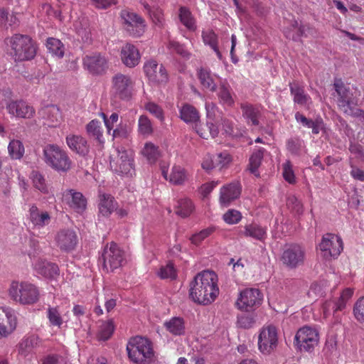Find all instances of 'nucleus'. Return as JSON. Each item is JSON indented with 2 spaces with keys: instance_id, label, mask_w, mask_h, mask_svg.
Returning <instances> with one entry per match:
<instances>
[{
  "instance_id": "obj_2",
  "label": "nucleus",
  "mask_w": 364,
  "mask_h": 364,
  "mask_svg": "<svg viewBox=\"0 0 364 364\" xmlns=\"http://www.w3.org/2000/svg\"><path fill=\"white\" fill-rule=\"evenodd\" d=\"M333 86L337 93V105L340 110L347 115L360 117L364 123V112L357 107V96L350 87L345 85L341 80H336Z\"/></svg>"
},
{
  "instance_id": "obj_49",
  "label": "nucleus",
  "mask_w": 364,
  "mask_h": 364,
  "mask_svg": "<svg viewBox=\"0 0 364 364\" xmlns=\"http://www.w3.org/2000/svg\"><path fill=\"white\" fill-rule=\"evenodd\" d=\"M48 125L49 127H56L60 124L63 121V116L59 108L55 105L49 107L47 109Z\"/></svg>"
},
{
  "instance_id": "obj_22",
  "label": "nucleus",
  "mask_w": 364,
  "mask_h": 364,
  "mask_svg": "<svg viewBox=\"0 0 364 364\" xmlns=\"http://www.w3.org/2000/svg\"><path fill=\"white\" fill-rule=\"evenodd\" d=\"M66 144L69 149L82 156H86L90 152V145L87 140L77 134H68L66 138Z\"/></svg>"
},
{
  "instance_id": "obj_18",
  "label": "nucleus",
  "mask_w": 364,
  "mask_h": 364,
  "mask_svg": "<svg viewBox=\"0 0 364 364\" xmlns=\"http://www.w3.org/2000/svg\"><path fill=\"white\" fill-rule=\"evenodd\" d=\"M144 70L149 80L153 82L164 83L168 80V75L164 67L154 60L146 62Z\"/></svg>"
},
{
  "instance_id": "obj_62",
  "label": "nucleus",
  "mask_w": 364,
  "mask_h": 364,
  "mask_svg": "<svg viewBox=\"0 0 364 364\" xmlns=\"http://www.w3.org/2000/svg\"><path fill=\"white\" fill-rule=\"evenodd\" d=\"M146 109L155 117L159 119L161 122L164 120V115L162 108L157 104L149 102L145 105Z\"/></svg>"
},
{
  "instance_id": "obj_23",
  "label": "nucleus",
  "mask_w": 364,
  "mask_h": 364,
  "mask_svg": "<svg viewBox=\"0 0 364 364\" xmlns=\"http://www.w3.org/2000/svg\"><path fill=\"white\" fill-rule=\"evenodd\" d=\"M120 56L124 65L128 68L136 66L139 63L141 58L138 48L129 43L122 47Z\"/></svg>"
},
{
  "instance_id": "obj_5",
  "label": "nucleus",
  "mask_w": 364,
  "mask_h": 364,
  "mask_svg": "<svg viewBox=\"0 0 364 364\" xmlns=\"http://www.w3.org/2000/svg\"><path fill=\"white\" fill-rule=\"evenodd\" d=\"M9 43L11 55L16 61L29 60L36 55V47L28 36L16 34L9 40Z\"/></svg>"
},
{
  "instance_id": "obj_34",
  "label": "nucleus",
  "mask_w": 364,
  "mask_h": 364,
  "mask_svg": "<svg viewBox=\"0 0 364 364\" xmlns=\"http://www.w3.org/2000/svg\"><path fill=\"white\" fill-rule=\"evenodd\" d=\"M152 1L153 0H140V2L144 6L147 13L149 14L152 23L155 25V26L160 28H164L165 26V19L164 17L163 11L159 8L151 9L149 3Z\"/></svg>"
},
{
  "instance_id": "obj_1",
  "label": "nucleus",
  "mask_w": 364,
  "mask_h": 364,
  "mask_svg": "<svg viewBox=\"0 0 364 364\" xmlns=\"http://www.w3.org/2000/svg\"><path fill=\"white\" fill-rule=\"evenodd\" d=\"M189 294L196 303L211 304L219 294L217 274L209 270L197 274L190 284Z\"/></svg>"
},
{
  "instance_id": "obj_60",
  "label": "nucleus",
  "mask_w": 364,
  "mask_h": 364,
  "mask_svg": "<svg viewBox=\"0 0 364 364\" xmlns=\"http://www.w3.org/2000/svg\"><path fill=\"white\" fill-rule=\"evenodd\" d=\"M287 146L292 154L299 155L304 147V142L298 138L290 139L287 141Z\"/></svg>"
},
{
  "instance_id": "obj_16",
  "label": "nucleus",
  "mask_w": 364,
  "mask_h": 364,
  "mask_svg": "<svg viewBox=\"0 0 364 364\" xmlns=\"http://www.w3.org/2000/svg\"><path fill=\"white\" fill-rule=\"evenodd\" d=\"M54 242L62 252H70L75 249L78 242V237L74 230L63 228L56 232Z\"/></svg>"
},
{
  "instance_id": "obj_4",
  "label": "nucleus",
  "mask_w": 364,
  "mask_h": 364,
  "mask_svg": "<svg viewBox=\"0 0 364 364\" xmlns=\"http://www.w3.org/2000/svg\"><path fill=\"white\" fill-rule=\"evenodd\" d=\"M43 161L58 172H67L72 164L67 152L56 144H48L43 148Z\"/></svg>"
},
{
  "instance_id": "obj_59",
  "label": "nucleus",
  "mask_w": 364,
  "mask_h": 364,
  "mask_svg": "<svg viewBox=\"0 0 364 364\" xmlns=\"http://www.w3.org/2000/svg\"><path fill=\"white\" fill-rule=\"evenodd\" d=\"M203 43L209 46L211 48L218 46V36L212 30H205L202 32Z\"/></svg>"
},
{
  "instance_id": "obj_39",
  "label": "nucleus",
  "mask_w": 364,
  "mask_h": 364,
  "mask_svg": "<svg viewBox=\"0 0 364 364\" xmlns=\"http://www.w3.org/2000/svg\"><path fill=\"white\" fill-rule=\"evenodd\" d=\"M166 331L174 336H181L185 333V322L181 317H173L164 323Z\"/></svg>"
},
{
  "instance_id": "obj_17",
  "label": "nucleus",
  "mask_w": 364,
  "mask_h": 364,
  "mask_svg": "<svg viewBox=\"0 0 364 364\" xmlns=\"http://www.w3.org/2000/svg\"><path fill=\"white\" fill-rule=\"evenodd\" d=\"M63 202L76 213H82L87 207V200L84 196L74 189H67L63 193Z\"/></svg>"
},
{
  "instance_id": "obj_55",
  "label": "nucleus",
  "mask_w": 364,
  "mask_h": 364,
  "mask_svg": "<svg viewBox=\"0 0 364 364\" xmlns=\"http://www.w3.org/2000/svg\"><path fill=\"white\" fill-rule=\"evenodd\" d=\"M215 232L214 227H208L200 230L198 232L193 234L191 237V241L193 244L196 245H198L200 244L205 238L210 236Z\"/></svg>"
},
{
  "instance_id": "obj_15",
  "label": "nucleus",
  "mask_w": 364,
  "mask_h": 364,
  "mask_svg": "<svg viewBox=\"0 0 364 364\" xmlns=\"http://www.w3.org/2000/svg\"><path fill=\"white\" fill-rule=\"evenodd\" d=\"M318 330L315 328L305 326L301 328L295 336V341L300 350L310 351L318 343Z\"/></svg>"
},
{
  "instance_id": "obj_46",
  "label": "nucleus",
  "mask_w": 364,
  "mask_h": 364,
  "mask_svg": "<svg viewBox=\"0 0 364 364\" xmlns=\"http://www.w3.org/2000/svg\"><path fill=\"white\" fill-rule=\"evenodd\" d=\"M223 134L231 137H240L242 136L244 130L235 127L232 121L227 119H221Z\"/></svg>"
},
{
  "instance_id": "obj_43",
  "label": "nucleus",
  "mask_w": 364,
  "mask_h": 364,
  "mask_svg": "<svg viewBox=\"0 0 364 364\" xmlns=\"http://www.w3.org/2000/svg\"><path fill=\"white\" fill-rule=\"evenodd\" d=\"M193 208L192 202L186 198L178 199L175 205L176 213L182 218L190 215Z\"/></svg>"
},
{
  "instance_id": "obj_47",
  "label": "nucleus",
  "mask_w": 364,
  "mask_h": 364,
  "mask_svg": "<svg viewBox=\"0 0 364 364\" xmlns=\"http://www.w3.org/2000/svg\"><path fill=\"white\" fill-rule=\"evenodd\" d=\"M39 338L36 335L29 336L23 338L19 344V350L21 354L26 355L38 345Z\"/></svg>"
},
{
  "instance_id": "obj_26",
  "label": "nucleus",
  "mask_w": 364,
  "mask_h": 364,
  "mask_svg": "<svg viewBox=\"0 0 364 364\" xmlns=\"http://www.w3.org/2000/svg\"><path fill=\"white\" fill-rule=\"evenodd\" d=\"M291 95L295 104L309 109L312 105L311 97L306 93L303 87L296 82L289 83Z\"/></svg>"
},
{
  "instance_id": "obj_25",
  "label": "nucleus",
  "mask_w": 364,
  "mask_h": 364,
  "mask_svg": "<svg viewBox=\"0 0 364 364\" xmlns=\"http://www.w3.org/2000/svg\"><path fill=\"white\" fill-rule=\"evenodd\" d=\"M7 110L11 115L19 118H31L35 113L33 107L22 100L10 102Z\"/></svg>"
},
{
  "instance_id": "obj_10",
  "label": "nucleus",
  "mask_w": 364,
  "mask_h": 364,
  "mask_svg": "<svg viewBox=\"0 0 364 364\" xmlns=\"http://www.w3.org/2000/svg\"><path fill=\"white\" fill-rule=\"evenodd\" d=\"M305 259V249L298 244H291L287 246L281 257L283 264L291 269L303 265Z\"/></svg>"
},
{
  "instance_id": "obj_12",
  "label": "nucleus",
  "mask_w": 364,
  "mask_h": 364,
  "mask_svg": "<svg viewBox=\"0 0 364 364\" xmlns=\"http://www.w3.org/2000/svg\"><path fill=\"white\" fill-rule=\"evenodd\" d=\"M262 299L263 295L258 289L247 288L240 291L236 306L242 311H250L258 307Z\"/></svg>"
},
{
  "instance_id": "obj_33",
  "label": "nucleus",
  "mask_w": 364,
  "mask_h": 364,
  "mask_svg": "<svg viewBox=\"0 0 364 364\" xmlns=\"http://www.w3.org/2000/svg\"><path fill=\"white\" fill-rule=\"evenodd\" d=\"M196 132L203 139H208L210 136L215 138L218 136L219 130L213 121H207L205 124L196 122L194 124Z\"/></svg>"
},
{
  "instance_id": "obj_45",
  "label": "nucleus",
  "mask_w": 364,
  "mask_h": 364,
  "mask_svg": "<svg viewBox=\"0 0 364 364\" xmlns=\"http://www.w3.org/2000/svg\"><path fill=\"white\" fill-rule=\"evenodd\" d=\"M46 47L52 55L58 58L63 57L65 47L60 40L54 38H49L47 40Z\"/></svg>"
},
{
  "instance_id": "obj_52",
  "label": "nucleus",
  "mask_w": 364,
  "mask_h": 364,
  "mask_svg": "<svg viewBox=\"0 0 364 364\" xmlns=\"http://www.w3.org/2000/svg\"><path fill=\"white\" fill-rule=\"evenodd\" d=\"M132 132V128L127 123L120 122L112 131V137L117 139H127Z\"/></svg>"
},
{
  "instance_id": "obj_44",
  "label": "nucleus",
  "mask_w": 364,
  "mask_h": 364,
  "mask_svg": "<svg viewBox=\"0 0 364 364\" xmlns=\"http://www.w3.org/2000/svg\"><path fill=\"white\" fill-rule=\"evenodd\" d=\"M179 18L181 23L189 31H195L197 28L196 19L191 12L186 7L179 9Z\"/></svg>"
},
{
  "instance_id": "obj_41",
  "label": "nucleus",
  "mask_w": 364,
  "mask_h": 364,
  "mask_svg": "<svg viewBox=\"0 0 364 364\" xmlns=\"http://www.w3.org/2000/svg\"><path fill=\"white\" fill-rule=\"evenodd\" d=\"M114 331V326L112 320L107 321H100L98 322V330L97 336L99 340H108Z\"/></svg>"
},
{
  "instance_id": "obj_36",
  "label": "nucleus",
  "mask_w": 364,
  "mask_h": 364,
  "mask_svg": "<svg viewBox=\"0 0 364 364\" xmlns=\"http://www.w3.org/2000/svg\"><path fill=\"white\" fill-rule=\"evenodd\" d=\"M218 96L220 102L226 107H232L235 103L233 93L230 85L226 82L220 84Z\"/></svg>"
},
{
  "instance_id": "obj_61",
  "label": "nucleus",
  "mask_w": 364,
  "mask_h": 364,
  "mask_svg": "<svg viewBox=\"0 0 364 364\" xmlns=\"http://www.w3.org/2000/svg\"><path fill=\"white\" fill-rule=\"evenodd\" d=\"M223 218L226 223L233 225L240 221L242 215L238 210L230 209L223 215Z\"/></svg>"
},
{
  "instance_id": "obj_64",
  "label": "nucleus",
  "mask_w": 364,
  "mask_h": 364,
  "mask_svg": "<svg viewBox=\"0 0 364 364\" xmlns=\"http://www.w3.org/2000/svg\"><path fill=\"white\" fill-rule=\"evenodd\" d=\"M283 177L286 181L291 184L296 182V177L290 161H287L283 164Z\"/></svg>"
},
{
  "instance_id": "obj_35",
  "label": "nucleus",
  "mask_w": 364,
  "mask_h": 364,
  "mask_svg": "<svg viewBox=\"0 0 364 364\" xmlns=\"http://www.w3.org/2000/svg\"><path fill=\"white\" fill-rule=\"evenodd\" d=\"M180 118L186 124H195L199 122L200 115L198 110L189 104H184L179 109Z\"/></svg>"
},
{
  "instance_id": "obj_29",
  "label": "nucleus",
  "mask_w": 364,
  "mask_h": 364,
  "mask_svg": "<svg viewBox=\"0 0 364 364\" xmlns=\"http://www.w3.org/2000/svg\"><path fill=\"white\" fill-rule=\"evenodd\" d=\"M162 175L170 183L174 185H181L187 179V173L186 170L180 166H173L171 173L168 174V171L162 168Z\"/></svg>"
},
{
  "instance_id": "obj_54",
  "label": "nucleus",
  "mask_w": 364,
  "mask_h": 364,
  "mask_svg": "<svg viewBox=\"0 0 364 364\" xmlns=\"http://www.w3.org/2000/svg\"><path fill=\"white\" fill-rule=\"evenodd\" d=\"M237 326L242 328H250L256 324V318L254 314H241L237 316Z\"/></svg>"
},
{
  "instance_id": "obj_58",
  "label": "nucleus",
  "mask_w": 364,
  "mask_h": 364,
  "mask_svg": "<svg viewBox=\"0 0 364 364\" xmlns=\"http://www.w3.org/2000/svg\"><path fill=\"white\" fill-rule=\"evenodd\" d=\"M353 315L358 322L364 323V296L358 299L355 303Z\"/></svg>"
},
{
  "instance_id": "obj_51",
  "label": "nucleus",
  "mask_w": 364,
  "mask_h": 364,
  "mask_svg": "<svg viewBox=\"0 0 364 364\" xmlns=\"http://www.w3.org/2000/svg\"><path fill=\"white\" fill-rule=\"evenodd\" d=\"M8 151L12 159H19L24 154V147L19 140H12L8 146Z\"/></svg>"
},
{
  "instance_id": "obj_48",
  "label": "nucleus",
  "mask_w": 364,
  "mask_h": 364,
  "mask_svg": "<svg viewBox=\"0 0 364 364\" xmlns=\"http://www.w3.org/2000/svg\"><path fill=\"white\" fill-rule=\"evenodd\" d=\"M264 151V149L261 147L255 149L250 158V170L255 176H258L257 170L261 165Z\"/></svg>"
},
{
  "instance_id": "obj_7",
  "label": "nucleus",
  "mask_w": 364,
  "mask_h": 364,
  "mask_svg": "<svg viewBox=\"0 0 364 364\" xmlns=\"http://www.w3.org/2000/svg\"><path fill=\"white\" fill-rule=\"evenodd\" d=\"M134 81L129 75L117 73L112 78V93L116 98L127 100L131 98Z\"/></svg>"
},
{
  "instance_id": "obj_8",
  "label": "nucleus",
  "mask_w": 364,
  "mask_h": 364,
  "mask_svg": "<svg viewBox=\"0 0 364 364\" xmlns=\"http://www.w3.org/2000/svg\"><path fill=\"white\" fill-rule=\"evenodd\" d=\"M102 259L103 269L107 272H113L122 266L124 259V252L116 243L111 242L105 247Z\"/></svg>"
},
{
  "instance_id": "obj_30",
  "label": "nucleus",
  "mask_w": 364,
  "mask_h": 364,
  "mask_svg": "<svg viewBox=\"0 0 364 364\" xmlns=\"http://www.w3.org/2000/svg\"><path fill=\"white\" fill-rule=\"evenodd\" d=\"M239 235L243 237H250L252 239L263 241L267 237V231L264 228L257 224H248L240 230Z\"/></svg>"
},
{
  "instance_id": "obj_53",
  "label": "nucleus",
  "mask_w": 364,
  "mask_h": 364,
  "mask_svg": "<svg viewBox=\"0 0 364 364\" xmlns=\"http://www.w3.org/2000/svg\"><path fill=\"white\" fill-rule=\"evenodd\" d=\"M31 178L36 188L42 193H48V186L43 176L38 171H33L31 174Z\"/></svg>"
},
{
  "instance_id": "obj_19",
  "label": "nucleus",
  "mask_w": 364,
  "mask_h": 364,
  "mask_svg": "<svg viewBox=\"0 0 364 364\" xmlns=\"http://www.w3.org/2000/svg\"><path fill=\"white\" fill-rule=\"evenodd\" d=\"M352 295L353 290L347 288L341 293V295L337 301H326L322 306L323 317H328L332 310L335 312L344 309L347 301L350 299Z\"/></svg>"
},
{
  "instance_id": "obj_14",
  "label": "nucleus",
  "mask_w": 364,
  "mask_h": 364,
  "mask_svg": "<svg viewBox=\"0 0 364 364\" xmlns=\"http://www.w3.org/2000/svg\"><path fill=\"white\" fill-rule=\"evenodd\" d=\"M278 343L277 331L272 325L264 326L258 336V348L263 354H269L273 351Z\"/></svg>"
},
{
  "instance_id": "obj_27",
  "label": "nucleus",
  "mask_w": 364,
  "mask_h": 364,
  "mask_svg": "<svg viewBox=\"0 0 364 364\" xmlns=\"http://www.w3.org/2000/svg\"><path fill=\"white\" fill-rule=\"evenodd\" d=\"M36 272L46 278H53L58 274L56 264L43 259H38L33 264Z\"/></svg>"
},
{
  "instance_id": "obj_13",
  "label": "nucleus",
  "mask_w": 364,
  "mask_h": 364,
  "mask_svg": "<svg viewBox=\"0 0 364 364\" xmlns=\"http://www.w3.org/2000/svg\"><path fill=\"white\" fill-rule=\"evenodd\" d=\"M318 250L326 259L337 257L343 250L342 239L336 235L328 233L323 236Z\"/></svg>"
},
{
  "instance_id": "obj_21",
  "label": "nucleus",
  "mask_w": 364,
  "mask_h": 364,
  "mask_svg": "<svg viewBox=\"0 0 364 364\" xmlns=\"http://www.w3.org/2000/svg\"><path fill=\"white\" fill-rule=\"evenodd\" d=\"M17 321L14 313L5 309L0 313V339L9 336L16 328Z\"/></svg>"
},
{
  "instance_id": "obj_28",
  "label": "nucleus",
  "mask_w": 364,
  "mask_h": 364,
  "mask_svg": "<svg viewBox=\"0 0 364 364\" xmlns=\"http://www.w3.org/2000/svg\"><path fill=\"white\" fill-rule=\"evenodd\" d=\"M29 218L33 225L38 228L48 225L50 222L49 213L46 211H40L36 205L30 208Z\"/></svg>"
},
{
  "instance_id": "obj_50",
  "label": "nucleus",
  "mask_w": 364,
  "mask_h": 364,
  "mask_svg": "<svg viewBox=\"0 0 364 364\" xmlns=\"http://www.w3.org/2000/svg\"><path fill=\"white\" fill-rule=\"evenodd\" d=\"M143 156H144L149 163H155L160 156V151L159 147L155 146L151 142H146L141 151Z\"/></svg>"
},
{
  "instance_id": "obj_24",
  "label": "nucleus",
  "mask_w": 364,
  "mask_h": 364,
  "mask_svg": "<svg viewBox=\"0 0 364 364\" xmlns=\"http://www.w3.org/2000/svg\"><path fill=\"white\" fill-rule=\"evenodd\" d=\"M84 66L92 73L100 74L107 67L106 58L99 53L86 55L83 58Z\"/></svg>"
},
{
  "instance_id": "obj_42",
  "label": "nucleus",
  "mask_w": 364,
  "mask_h": 364,
  "mask_svg": "<svg viewBox=\"0 0 364 364\" xmlns=\"http://www.w3.org/2000/svg\"><path fill=\"white\" fill-rule=\"evenodd\" d=\"M86 132L90 137L95 138L100 144L103 141V130L100 121L93 119L86 126Z\"/></svg>"
},
{
  "instance_id": "obj_38",
  "label": "nucleus",
  "mask_w": 364,
  "mask_h": 364,
  "mask_svg": "<svg viewBox=\"0 0 364 364\" xmlns=\"http://www.w3.org/2000/svg\"><path fill=\"white\" fill-rule=\"evenodd\" d=\"M117 209V203L110 195L102 194L100 196L99 203V212L102 216L107 217Z\"/></svg>"
},
{
  "instance_id": "obj_31",
  "label": "nucleus",
  "mask_w": 364,
  "mask_h": 364,
  "mask_svg": "<svg viewBox=\"0 0 364 364\" xmlns=\"http://www.w3.org/2000/svg\"><path fill=\"white\" fill-rule=\"evenodd\" d=\"M295 119L298 123L304 127L311 129L314 134H318L324 128L323 121L321 118L312 120L298 112L295 114Z\"/></svg>"
},
{
  "instance_id": "obj_20",
  "label": "nucleus",
  "mask_w": 364,
  "mask_h": 364,
  "mask_svg": "<svg viewBox=\"0 0 364 364\" xmlns=\"http://www.w3.org/2000/svg\"><path fill=\"white\" fill-rule=\"evenodd\" d=\"M241 193V186L238 182H232L220 188V204L223 207L229 206Z\"/></svg>"
},
{
  "instance_id": "obj_32",
  "label": "nucleus",
  "mask_w": 364,
  "mask_h": 364,
  "mask_svg": "<svg viewBox=\"0 0 364 364\" xmlns=\"http://www.w3.org/2000/svg\"><path fill=\"white\" fill-rule=\"evenodd\" d=\"M240 107L242 111V117L245 119L248 124L255 126L259 125V119L261 116V113L258 107L247 103L241 104Z\"/></svg>"
},
{
  "instance_id": "obj_57",
  "label": "nucleus",
  "mask_w": 364,
  "mask_h": 364,
  "mask_svg": "<svg viewBox=\"0 0 364 364\" xmlns=\"http://www.w3.org/2000/svg\"><path fill=\"white\" fill-rule=\"evenodd\" d=\"M287 205L288 208L294 213L301 215L303 213V205L301 201L294 195L287 198Z\"/></svg>"
},
{
  "instance_id": "obj_11",
  "label": "nucleus",
  "mask_w": 364,
  "mask_h": 364,
  "mask_svg": "<svg viewBox=\"0 0 364 364\" xmlns=\"http://www.w3.org/2000/svg\"><path fill=\"white\" fill-rule=\"evenodd\" d=\"M121 18L124 29L130 36L139 37L145 32V21L136 13L123 10L121 11Z\"/></svg>"
},
{
  "instance_id": "obj_63",
  "label": "nucleus",
  "mask_w": 364,
  "mask_h": 364,
  "mask_svg": "<svg viewBox=\"0 0 364 364\" xmlns=\"http://www.w3.org/2000/svg\"><path fill=\"white\" fill-rule=\"evenodd\" d=\"M158 275L161 279H174L176 276V270L171 263L162 266L158 272Z\"/></svg>"
},
{
  "instance_id": "obj_37",
  "label": "nucleus",
  "mask_w": 364,
  "mask_h": 364,
  "mask_svg": "<svg viewBox=\"0 0 364 364\" xmlns=\"http://www.w3.org/2000/svg\"><path fill=\"white\" fill-rule=\"evenodd\" d=\"M198 77L203 87L212 92L216 90L217 85L214 78L217 76L213 75L210 70L206 68H200L198 71Z\"/></svg>"
},
{
  "instance_id": "obj_3",
  "label": "nucleus",
  "mask_w": 364,
  "mask_h": 364,
  "mask_svg": "<svg viewBox=\"0 0 364 364\" xmlns=\"http://www.w3.org/2000/svg\"><path fill=\"white\" fill-rule=\"evenodd\" d=\"M129 358L137 364H149L154 357L152 343L141 336L132 338L127 345Z\"/></svg>"
},
{
  "instance_id": "obj_40",
  "label": "nucleus",
  "mask_w": 364,
  "mask_h": 364,
  "mask_svg": "<svg viewBox=\"0 0 364 364\" xmlns=\"http://www.w3.org/2000/svg\"><path fill=\"white\" fill-rule=\"evenodd\" d=\"M46 316L50 326L61 328L65 323V316L62 315L60 309L58 306H49L46 311Z\"/></svg>"
},
{
  "instance_id": "obj_56",
  "label": "nucleus",
  "mask_w": 364,
  "mask_h": 364,
  "mask_svg": "<svg viewBox=\"0 0 364 364\" xmlns=\"http://www.w3.org/2000/svg\"><path fill=\"white\" fill-rule=\"evenodd\" d=\"M138 130L142 135H149L153 132L151 122L146 116H140L138 121Z\"/></svg>"
},
{
  "instance_id": "obj_6",
  "label": "nucleus",
  "mask_w": 364,
  "mask_h": 364,
  "mask_svg": "<svg viewBox=\"0 0 364 364\" xmlns=\"http://www.w3.org/2000/svg\"><path fill=\"white\" fill-rule=\"evenodd\" d=\"M8 291L11 299L21 304H32L38 300V289L28 282L13 281Z\"/></svg>"
},
{
  "instance_id": "obj_9",
  "label": "nucleus",
  "mask_w": 364,
  "mask_h": 364,
  "mask_svg": "<svg viewBox=\"0 0 364 364\" xmlns=\"http://www.w3.org/2000/svg\"><path fill=\"white\" fill-rule=\"evenodd\" d=\"M117 155L112 157L110 167L113 171L122 175H132L134 172L133 154L123 148L117 149Z\"/></svg>"
}]
</instances>
